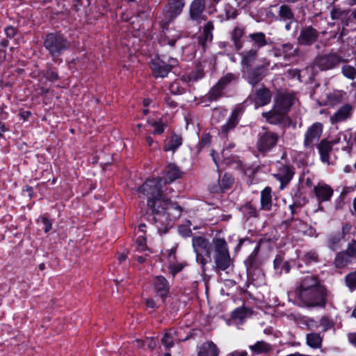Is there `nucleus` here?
<instances>
[{"instance_id": "nucleus-14", "label": "nucleus", "mask_w": 356, "mask_h": 356, "mask_svg": "<svg viewBox=\"0 0 356 356\" xmlns=\"http://www.w3.org/2000/svg\"><path fill=\"white\" fill-rule=\"evenodd\" d=\"M314 192L319 203L328 201L333 195L332 188L327 184L318 183L314 187Z\"/></svg>"}, {"instance_id": "nucleus-46", "label": "nucleus", "mask_w": 356, "mask_h": 356, "mask_svg": "<svg viewBox=\"0 0 356 356\" xmlns=\"http://www.w3.org/2000/svg\"><path fill=\"white\" fill-rule=\"evenodd\" d=\"M136 343L143 348H145L147 346L151 350L154 349L156 346V341L152 338H147L143 342L139 340H136Z\"/></svg>"}, {"instance_id": "nucleus-3", "label": "nucleus", "mask_w": 356, "mask_h": 356, "mask_svg": "<svg viewBox=\"0 0 356 356\" xmlns=\"http://www.w3.org/2000/svg\"><path fill=\"white\" fill-rule=\"evenodd\" d=\"M297 297L309 307L325 305V289L320 285L318 279L312 275H305L296 290Z\"/></svg>"}, {"instance_id": "nucleus-2", "label": "nucleus", "mask_w": 356, "mask_h": 356, "mask_svg": "<svg viewBox=\"0 0 356 356\" xmlns=\"http://www.w3.org/2000/svg\"><path fill=\"white\" fill-rule=\"evenodd\" d=\"M192 245L196 254V261L203 270L206 264L211 261L213 250L214 262L218 270H225L232 264L227 244L223 238H214L211 243L202 236H195L192 239Z\"/></svg>"}, {"instance_id": "nucleus-43", "label": "nucleus", "mask_w": 356, "mask_h": 356, "mask_svg": "<svg viewBox=\"0 0 356 356\" xmlns=\"http://www.w3.org/2000/svg\"><path fill=\"white\" fill-rule=\"evenodd\" d=\"M222 86L221 84L218 83L215 86H213L209 93V98L214 100L216 99L218 97L221 95Z\"/></svg>"}, {"instance_id": "nucleus-18", "label": "nucleus", "mask_w": 356, "mask_h": 356, "mask_svg": "<svg viewBox=\"0 0 356 356\" xmlns=\"http://www.w3.org/2000/svg\"><path fill=\"white\" fill-rule=\"evenodd\" d=\"M181 171L175 163L167 165L164 171V179L165 182H172L181 177Z\"/></svg>"}, {"instance_id": "nucleus-23", "label": "nucleus", "mask_w": 356, "mask_h": 356, "mask_svg": "<svg viewBox=\"0 0 356 356\" xmlns=\"http://www.w3.org/2000/svg\"><path fill=\"white\" fill-rule=\"evenodd\" d=\"M213 25L212 22H208L202 27V32L199 37V42L202 45H204L207 42H211L213 39L212 31Z\"/></svg>"}, {"instance_id": "nucleus-42", "label": "nucleus", "mask_w": 356, "mask_h": 356, "mask_svg": "<svg viewBox=\"0 0 356 356\" xmlns=\"http://www.w3.org/2000/svg\"><path fill=\"white\" fill-rule=\"evenodd\" d=\"M191 221L188 220L186 224L181 225L179 228V233L184 237H188L191 234Z\"/></svg>"}, {"instance_id": "nucleus-39", "label": "nucleus", "mask_w": 356, "mask_h": 356, "mask_svg": "<svg viewBox=\"0 0 356 356\" xmlns=\"http://www.w3.org/2000/svg\"><path fill=\"white\" fill-rule=\"evenodd\" d=\"M176 334V332L174 330H169L163 337L161 341L162 343L166 347L170 348L173 346V340L175 339L174 336Z\"/></svg>"}, {"instance_id": "nucleus-56", "label": "nucleus", "mask_w": 356, "mask_h": 356, "mask_svg": "<svg viewBox=\"0 0 356 356\" xmlns=\"http://www.w3.org/2000/svg\"><path fill=\"white\" fill-rule=\"evenodd\" d=\"M146 141L152 151L159 148L158 143L155 142L150 136L146 137Z\"/></svg>"}, {"instance_id": "nucleus-34", "label": "nucleus", "mask_w": 356, "mask_h": 356, "mask_svg": "<svg viewBox=\"0 0 356 356\" xmlns=\"http://www.w3.org/2000/svg\"><path fill=\"white\" fill-rule=\"evenodd\" d=\"M344 92L341 90H334L327 95V103L335 105L339 103L343 97Z\"/></svg>"}, {"instance_id": "nucleus-22", "label": "nucleus", "mask_w": 356, "mask_h": 356, "mask_svg": "<svg viewBox=\"0 0 356 356\" xmlns=\"http://www.w3.org/2000/svg\"><path fill=\"white\" fill-rule=\"evenodd\" d=\"M219 350L213 342H206L200 348L199 356H218Z\"/></svg>"}, {"instance_id": "nucleus-40", "label": "nucleus", "mask_w": 356, "mask_h": 356, "mask_svg": "<svg viewBox=\"0 0 356 356\" xmlns=\"http://www.w3.org/2000/svg\"><path fill=\"white\" fill-rule=\"evenodd\" d=\"M341 71L343 76L349 79L353 80L356 78V69L351 65H343Z\"/></svg>"}, {"instance_id": "nucleus-58", "label": "nucleus", "mask_w": 356, "mask_h": 356, "mask_svg": "<svg viewBox=\"0 0 356 356\" xmlns=\"http://www.w3.org/2000/svg\"><path fill=\"white\" fill-rule=\"evenodd\" d=\"M347 337L348 341L356 348V332L348 333Z\"/></svg>"}, {"instance_id": "nucleus-8", "label": "nucleus", "mask_w": 356, "mask_h": 356, "mask_svg": "<svg viewBox=\"0 0 356 356\" xmlns=\"http://www.w3.org/2000/svg\"><path fill=\"white\" fill-rule=\"evenodd\" d=\"M184 7V0H169L164 10L163 23H168L180 15Z\"/></svg>"}, {"instance_id": "nucleus-26", "label": "nucleus", "mask_w": 356, "mask_h": 356, "mask_svg": "<svg viewBox=\"0 0 356 356\" xmlns=\"http://www.w3.org/2000/svg\"><path fill=\"white\" fill-rule=\"evenodd\" d=\"M274 268L277 273L281 275L283 273H288L290 270V267L287 261H284V258L282 255H277L274 259Z\"/></svg>"}, {"instance_id": "nucleus-24", "label": "nucleus", "mask_w": 356, "mask_h": 356, "mask_svg": "<svg viewBox=\"0 0 356 356\" xmlns=\"http://www.w3.org/2000/svg\"><path fill=\"white\" fill-rule=\"evenodd\" d=\"M333 144L334 143H330L326 140H323L318 145L321 159L323 163H328L329 153Z\"/></svg>"}, {"instance_id": "nucleus-57", "label": "nucleus", "mask_w": 356, "mask_h": 356, "mask_svg": "<svg viewBox=\"0 0 356 356\" xmlns=\"http://www.w3.org/2000/svg\"><path fill=\"white\" fill-rule=\"evenodd\" d=\"M5 33L7 37L12 38L16 34V29L13 26H8L5 29Z\"/></svg>"}, {"instance_id": "nucleus-54", "label": "nucleus", "mask_w": 356, "mask_h": 356, "mask_svg": "<svg viewBox=\"0 0 356 356\" xmlns=\"http://www.w3.org/2000/svg\"><path fill=\"white\" fill-rule=\"evenodd\" d=\"M345 252L348 254L349 257H356V241H353L349 244L347 251Z\"/></svg>"}, {"instance_id": "nucleus-53", "label": "nucleus", "mask_w": 356, "mask_h": 356, "mask_svg": "<svg viewBox=\"0 0 356 356\" xmlns=\"http://www.w3.org/2000/svg\"><path fill=\"white\" fill-rule=\"evenodd\" d=\"M44 77L47 80L51 82H54L58 79L57 73L52 70H47L44 74Z\"/></svg>"}, {"instance_id": "nucleus-20", "label": "nucleus", "mask_w": 356, "mask_h": 356, "mask_svg": "<svg viewBox=\"0 0 356 356\" xmlns=\"http://www.w3.org/2000/svg\"><path fill=\"white\" fill-rule=\"evenodd\" d=\"M241 113V109H235L232 111L227 123L222 127V131L224 134H227L230 130L233 129L236 127L238 122Z\"/></svg>"}, {"instance_id": "nucleus-32", "label": "nucleus", "mask_w": 356, "mask_h": 356, "mask_svg": "<svg viewBox=\"0 0 356 356\" xmlns=\"http://www.w3.org/2000/svg\"><path fill=\"white\" fill-rule=\"evenodd\" d=\"M234 179L229 175H225L219 181V187L213 188V191L215 192L224 191L228 189L233 184Z\"/></svg>"}, {"instance_id": "nucleus-5", "label": "nucleus", "mask_w": 356, "mask_h": 356, "mask_svg": "<svg viewBox=\"0 0 356 356\" xmlns=\"http://www.w3.org/2000/svg\"><path fill=\"white\" fill-rule=\"evenodd\" d=\"M44 44L45 48L54 56H58L62 51L70 47L69 42L61 35L56 33L47 35Z\"/></svg>"}, {"instance_id": "nucleus-25", "label": "nucleus", "mask_w": 356, "mask_h": 356, "mask_svg": "<svg viewBox=\"0 0 356 356\" xmlns=\"http://www.w3.org/2000/svg\"><path fill=\"white\" fill-rule=\"evenodd\" d=\"M275 56H282L285 58L290 57L293 55L294 50L292 44L289 43L282 44L273 49Z\"/></svg>"}, {"instance_id": "nucleus-31", "label": "nucleus", "mask_w": 356, "mask_h": 356, "mask_svg": "<svg viewBox=\"0 0 356 356\" xmlns=\"http://www.w3.org/2000/svg\"><path fill=\"white\" fill-rule=\"evenodd\" d=\"M343 235L340 233L331 235L327 241V246L332 250H337L341 247Z\"/></svg>"}, {"instance_id": "nucleus-12", "label": "nucleus", "mask_w": 356, "mask_h": 356, "mask_svg": "<svg viewBox=\"0 0 356 356\" xmlns=\"http://www.w3.org/2000/svg\"><path fill=\"white\" fill-rule=\"evenodd\" d=\"M341 62L340 58L335 54L319 56L316 60V65L322 70L332 69Z\"/></svg>"}, {"instance_id": "nucleus-9", "label": "nucleus", "mask_w": 356, "mask_h": 356, "mask_svg": "<svg viewBox=\"0 0 356 356\" xmlns=\"http://www.w3.org/2000/svg\"><path fill=\"white\" fill-rule=\"evenodd\" d=\"M278 140V136L273 132H265L258 139L257 146L260 152H266L275 146Z\"/></svg>"}, {"instance_id": "nucleus-4", "label": "nucleus", "mask_w": 356, "mask_h": 356, "mask_svg": "<svg viewBox=\"0 0 356 356\" xmlns=\"http://www.w3.org/2000/svg\"><path fill=\"white\" fill-rule=\"evenodd\" d=\"M275 106L272 111L263 113L262 115L271 124L280 122L285 112L292 105V97L284 94H280L275 97Z\"/></svg>"}, {"instance_id": "nucleus-33", "label": "nucleus", "mask_w": 356, "mask_h": 356, "mask_svg": "<svg viewBox=\"0 0 356 356\" xmlns=\"http://www.w3.org/2000/svg\"><path fill=\"white\" fill-rule=\"evenodd\" d=\"M307 344L312 348H318L322 343V338L319 334L310 333L307 335Z\"/></svg>"}, {"instance_id": "nucleus-30", "label": "nucleus", "mask_w": 356, "mask_h": 356, "mask_svg": "<svg viewBox=\"0 0 356 356\" xmlns=\"http://www.w3.org/2000/svg\"><path fill=\"white\" fill-rule=\"evenodd\" d=\"M278 15L283 21H294V15L291 8L286 5H282L280 7Z\"/></svg>"}, {"instance_id": "nucleus-19", "label": "nucleus", "mask_w": 356, "mask_h": 356, "mask_svg": "<svg viewBox=\"0 0 356 356\" xmlns=\"http://www.w3.org/2000/svg\"><path fill=\"white\" fill-rule=\"evenodd\" d=\"M154 286L156 293L163 298L168 295L169 287L165 277L162 276L156 277L154 281Z\"/></svg>"}, {"instance_id": "nucleus-38", "label": "nucleus", "mask_w": 356, "mask_h": 356, "mask_svg": "<svg viewBox=\"0 0 356 356\" xmlns=\"http://www.w3.org/2000/svg\"><path fill=\"white\" fill-rule=\"evenodd\" d=\"M243 71L244 72L245 79L248 80L249 83L252 86H254L259 81H260L264 76L262 74L258 73L257 71L246 72L245 70Z\"/></svg>"}, {"instance_id": "nucleus-21", "label": "nucleus", "mask_w": 356, "mask_h": 356, "mask_svg": "<svg viewBox=\"0 0 356 356\" xmlns=\"http://www.w3.org/2000/svg\"><path fill=\"white\" fill-rule=\"evenodd\" d=\"M293 175V172L289 167L283 165L280 168L278 172L275 176L281 182V188H283L284 185L289 182Z\"/></svg>"}, {"instance_id": "nucleus-28", "label": "nucleus", "mask_w": 356, "mask_h": 356, "mask_svg": "<svg viewBox=\"0 0 356 356\" xmlns=\"http://www.w3.org/2000/svg\"><path fill=\"white\" fill-rule=\"evenodd\" d=\"M249 348L253 355H258L270 351L272 349V346L265 341H260L254 345L250 346Z\"/></svg>"}, {"instance_id": "nucleus-48", "label": "nucleus", "mask_w": 356, "mask_h": 356, "mask_svg": "<svg viewBox=\"0 0 356 356\" xmlns=\"http://www.w3.org/2000/svg\"><path fill=\"white\" fill-rule=\"evenodd\" d=\"M136 245L138 252H143L146 250L145 238L143 236H139L136 242Z\"/></svg>"}, {"instance_id": "nucleus-52", "label": "nucleus", "mask_w": 356, "mask_h": 356, "mask_svg": "<svg viewBox=\"0 0 356 356\" xmlns=\"http://www.w3.org/2000/svg\"><path fill=\"white\" fill-rule=\"evenodd\" d=\"M236 79V76L233 74H227L225 76H224L219 81L218 83L221 84V86L223 87V86L226 85L227 83L231 82L232 81Z\"/></svg>"}, {"instance_id": "nucleus-62", "label": "nucleus", "mask_w": 356, "mask_h": 356, "mask_svg": "<svg viewBox=\"0 0 356 356\" xmlns=\"http://www.w3.org/2000/svg\"><path fill=\"white\" fill-rule=\"evenodd\" d=\"M146 305L148 307L150 308H154L156 306L155 302L152 299H147L146 300Z\"/></svg>"}, {"instance_id": "nucleus-50", "label": "nucleus", "mask_w": 356, "mask_h": 356, "mask_svg": "<svg viewBox=\"0 0 356 356\" xmlns=\"http://www.w3.org/2000/svg\"><path fill=\"white\" fill-rule=\"evenodd\" d=\"M202 77V74L201 72H198V74H191L187 76L183 77V81L191 83L193 81H197V79Z\"/></svg>"}, {"instance_id": "nucleus-11", "label": "nucleus", "mask_w": 356, "mask_h": 356, "mask_svg": "<svg viewBox=\"0 0 356 356\" xmlns=\"http://www.w3.org/2000/svg\"><path fill=\"white\" fill-rule=\"evenodd\" d=\"M177 245L172 247L170 250H168V266L170 273L175 276L177 273L180 272L186 266V263L179 261L176 257Z\"/></svg>"}, {"instance_id": "nucleus-41", "label": "nucleus", "mask_w": 356, "mask_h": 356, "mask_svg": "<svg viewBox=\"0 0 356 356\" xmlns=\"http://www.w3.org/2000/svg\"><path fill=\"white\" fill-rule=\"evenodd\" d=\"M169 90L172 94L179 95L184 91V88L181 85L180 81H175L170 85Z\"/></svg>"}, {"instance_id": "nucleus-10", "label": "nucleus", "mask_w": 356, "mask_h": 356, "mask_svg": "<svg viewBox=\"0 0 356 356\" xmlns=\"http://www.w3.org/2000/svg\"><path fill=\"white\" fill-rule=\"evenodd\" d=\"M163 22L162 24L164 26ZM181 38V33L179 31L175 29L174 27H165L163 28V34L159 39V42L162 46L168 45L173 47L175 42Z\"/></svg>"}, {"instance_id": "nucleus-35", "label": "nucleus", "mask_w": 356, "mask_h": 356, "mask_svg": "<svg viewBox=\"0 0 356 356\" xmlns=\"http://www.w3.org/2000/svg\"><path fill=\"white\" fill-rule=\"evenodd\" d=\"M182 144V138L177 135H173L168 143L164 147L165 152H175Z\"/></svg>"}, {"instance_id": "nucleus-36", "label": "nucleus", "mask_w": 356, "mask_h": 356, "mask_svg": "<svg viewBox=\"0 0 356 356\" xmlns=\"http://www.w3.org/2000/svg\"><path fill=\"white\" fill-rule=\"evenodd\" d=\"M249 38L254 42V44L259 48L262 47L266 45L267 44L266 35L262 32L251 33L249 35Z\"/></svg>"}, {"instance_id": "nucleus-15", "label": "nucleus", "mask_w": 356, "mask_h": 356, "mask_svg": "<svg viewBox=\"0 0 356 356\" xmlns=\"http://www.w3.org/2000/svg\"><path fill=\"white\" fill-rule=\"evenodd\" d=\"M353 108L349 104L342 106L333 115L330 117L332 124L341 122L347 120L351 115Z\"/></svg>"}, {"instance_id": "nucleus-64", "label": "nucleus", "mask_w": 356, "mask_h": 356, "mask_svg": "<svg viewBox=\"0 0 356 356\" xmlns=\"http://www.w3.org/2000/svg\"><path fill=\"white\" fill-rule=\"evenodd\" d=\"M307 257L312 261H316L317 255L314 252H309L307 254Z\"/></svg>"}, {"instance_id": "nucleus-6", "label": "nucleus", "mask_w": 356, "mask_h": 356, "mask_svg": "<svg viewBox=\"0 0 356 356\" xmlns=\"http://www.w3.org/2000/svg\"><path fill=\"white\" fill-rule=\"evenodd\" d=\"M177 63V60L173 58H170L166 62L164 58L156 57L152 60L150 67L155 77L164 78Z\"/></svg>"}, {"instance_id": "nucleus-59", "label": "nucleus", "mask_w": 356, "mask_h": 356, "mask_svg": "<svg viewBox=\"0 0 356 356\" xmlns=\"http://www.w3.org/2000/svg\"><path fill=\"white\" fill-rule=\"evenodd\" d=\"M343 13V12L340 11L339 9H334L331 13V15L333 19H339Z\"/></svg>"}, {"instance_id": "nucleus-49", "label": "nucleus", "mask_w": 356, "mask_h": 356, "mask_svg": "<svg viewBox=\"0 0 356 356\" xmlns=\"http://www.w3.org/2000/svg\"><path fill=\"white\" fill-rule=\"evenodd\" d=\"M320 325L323 327V331H326L332 327L333 323L327 317H323L321 320Z\"/></svg>"}, {"instance_id": "nucleus-44", "label": "nucleus", "mask_w": 356, "mask_h": 356, "mask_svg": "<svg viewBox=\"0 0 356 356\" xmlns=\"http://www.w3.org/2000/svg\"><path fill=\"white\" fill-rule=\"evenodd\" d=\"M244 33L243 29L241 28H236L232 32V38L235 42V45L238 49L241 47L239 40Z\"/></svg>"}, {"instance_id": "nucleus-13", "label": "nucleus", "mask_w": 356, "mask_h": 356, "mask_svg": "<svg viewBox=\"0 0 356 356\" xmlns=\"http://www.w3.org/2000/svg\"><path fill=\"white\" fill-rule=\"evenodd\" d=\"M318 35L317 31L312 26H306L301 30L298 41L300 44L309 45L316 42Z\"/></svg>"}, {"instance_id": "nucleus-61", "label": "nucleus", "mask_w": 356, "mask_h": 356, "mask_svg": "<svg viewBox=\"0 0 356 356\" xmlns=\"http://www.w3.org/2000/svg\"><path fill=\"white\" fill-rule=\"evenodd\" d=\"M165 102L169 107L173 108L177 106L176 102L170 97L165 98Z\"/></svg>"}, {"instance_id": "nucleus-16", "label": "nucleus", "mask_w": 356, "mask_h": 356, "mask_svg": "<svg viewBox=\"0 0 356 356\" xmlns=\"http://www.w3.org/2000/svg\"><path fill=\"white\" fill-rule=\"evenodd\" d=\"M271 99V93L270 90L266 88H263L257 90L254 97V107L257 108L268 104Z\"/></svg>"}, {"instance_id": "nucleus-63", "label": "nucleus", "mask_w": 356, "mask_h": 356, "mask_svg": "<svg viewBox=\"0 0 356 356\" xmlns=\"http://www.w3.org/2000/svg\"><path fill=\"white\" fill-rule=\"evenodd\" d=\"M209 141H210L209 137L207 136H205L202 139L201 145H205L208 144L209 143Z\"/></svg>"}, {"instance_id": "nucleus-29", "label": "nucleus", "mask_w": 356, "mask_h": 356, "mask_svg": "<svg viewBox=\"0 0 356 356\" xmlns=\"http://www.w3.org/2000/svg\"><path fill=\"white\" fill-rule=\"evenodd\" d=\"M242 60L241 65L243 70L245 68H248L252 65L253 61L255 60L257 56V51L256 50H249L248 51L243 52L241 54Z\"/></svg>"}, {"instance_id": "nucleus-47", "label": "nucleus", "mask_w": 356, "mask_h": 356, "mask_svg": "<svg viewBox=\"0 0 356 356\" xmlns=\"http://www.w3.org/2000/svg\"><path fill=\"white\" fill-rule=\"evenodd\" d=\"M149 123L154 127V130L153 133L154 134H161L164 131V124L161 123L160 122H155V121H148Z\"/></svg>"}, {"instance_id": "nucleus-27", "label": "nucleus", "mask_w": 356, "mask_h": 356, "mask_svg": "<svg viewBox=\"0 0 356 356\" xmlns=\"http://www.w3.org/2000/svg\"><path fill=\"white\" fill-rule=\"evenodd\" d=\"M271 188L266 187L261 193V206L263 209L270 210L272 205Z\"/></svg>"}, {"instance_id": "nucleus-60", "label": "nucleus", "mask_w": 356, "mask_h": 356, "mask_svg": "<svg viewBox=\"0 0 356 356\" xmlns=\"http://www.w3.org/2000/svg\"><path fill=\"white\" fill-rule=\"evenodd\" d=\"M247 352L245 350H236L229 353L227 356H247Z\"/></svg>"}, {"instance_id": "nucleus-55", "label": "nucleus", "mask_w": 356, "mask_h": 356, "mask_svg": "<svg viewBox=\"0 0 356 356\" xmlns=\"http://www.w3.org/2000/svg\"><path fill=\"white\" fill-rule=\"evenodd\" d=\"M40 220L43 225V229L45 232H48L51 229V222L45 217H41Z\"/></svg>"}, {"instance_id": "nucleus-1", "label": "nucleus", "mask_w": 356, "mask_h": 356, "mask_svg": "<svg viewBox=\"0 0 356 356\" xmlns=\"http://www.w3.org/2000/svg\"><path fill=\"white\" fill-rule=\"evenodd\" d=\"M162 179H147L136 192L140 198L147 197V205L152 210L153 220L159 232H166L171 221L177 220L181 213V208L170 202L161 194Z\"/></svg>"}, {"instance_id": "nucleus-51", "label": "nucleus", "mask_w": 356, "mask_h": 356, "mask_svg": "<svg viewBox=\"0 0 356 356\" xmlns=\"http://www.w3.org/2000/svg\"><path fill=\"white\" fill-rule=\"evenodd\" d=\"M246 312L243 309L238 308L233 312V318L234 319L243 320L245 318Z\"/></svg>"}, {"instance_id": "nucleus-7", "label": "nucleus", "mask_w": 356, "mask_h": 356, "mask_svg": "<svg viewBox=\"0 0 356 356\" xmlns=\"http://www.w3.org/2000/svg\"><path fill=\"white\" fill-rule=\"evenodd\" d=\"M323 129V126L321 122H315L308 127L305 134V147L312 149L314 147L321 136Z\"/></svg>"}, {"instance_id": "nucleus-17", "label": "nucleus", "mask_w": 356, "mask_h": 356, "mask_svg": "<svg viewBox=\"0 0 356 356\" xmlns=\"http://www.w3.org/2000/svg\"><path fill=\"white\" fill-rule=\"evenodd\" d=\"M205 8V2L204 0H194L190 6V16L193 20H200L202 14Z\"/></svg>"}, {"instance_id": "nucleus-37", "label": "nucleus", "mask_w": 356, "mask_h": 356, "mask_svg": "<svg viewBox=\"0 0 356 356\" xmlns=\"http://www.w3.org/2000/svg\"><path fill=\"white\" fill-rule=\"evenodd\" d=\"M350 262L348 254L345 252H339L337 254L334 264L336 267L342 268L347 266Z\"/></svg>"}, {"instance_id": "nucleus-45", "label": "nucleus", "mask_w": 356, "mask_h": 356, "mask_svg": "<svg viewBox=\"0 0 356 356\" xmlns=\"http://www.w3.org/2000/svg\"><path fill=\"white\" fill-rule=\"evenodd\" d=\"M346 281L348 287L351 291L354 290L356 288V271L348 275Z\"/></svg>"}]
</instances>
